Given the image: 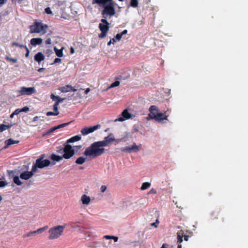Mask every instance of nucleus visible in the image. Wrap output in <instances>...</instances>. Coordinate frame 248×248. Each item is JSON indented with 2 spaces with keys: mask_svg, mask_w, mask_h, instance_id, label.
Instances as JSON below:
<instances>
[{
  "mask_svg": "<svg viewBox=\"0 0 248 248\" xmlns=\"http://www.w3.org/2000/svg\"><path fill=\"white\" fill-rule=\"evenodd\" d=\"M106 150L99 141L92 143L85 150L83 154L87 157L94 159L104 154Z\"/></svg>",
  "mask_w": 248,
  "mask_h": 248,
  "instance_id": "f257e3e1",
  "label": "nucleus"
},
{
  "mask_svg": "<svg viewBox=\"0 0 248 248\" xmlns=\"http://www.w3.org/2000/svg\"><path fill=\"white\" fill-rule=\"evenodd\" d=\"M65 227L66 224H64L63 225H58L50 228L48 231L49 239L53 240L60 237L62 234Z\"/></svg>",
  "mask_w": 248,
  "mask_h": 248,
  "instance_id": "f03ea898",
  "label": "nucleus"
},
{
  "mask_svg": "<svg viewBox=\"0 0 248 248\" xmlns=\"http://www.w3.org/2000/svg\"><path fill=\"white\" fill-rule=\"evenodd\" d=\"M99 6L104 7L101 14L104 18L106 19L108 16H109L110 17L113 16L116 13L114 2H109L105 5Z\"/></svg>",
  "mask_w": 248,
  "mask_h": 248,
  "instance_id": "7ed1b4c3",
  "label": "nucleus"
},
{
  "mask_svg": "<svg viewBox=\"0 0 248 248\" xmlns=\"http://www.w3.org/2000/svg\"><path fill=\"white\" fill-rule=\"evenodd\" d=\"M101 23L99 25V28L101 32L98 35L99 38H104L107 36V34L109 29V24L106 18L101 20Z\"/></svg>",
  "mask_w": 248,
  "mask_h": 248,
  "instance_id": "20e7f679",
  "label": "nucleus"
},
{
  "mask_svg": "<svg viewBox=\"0 0 248 248\" xmlns=\"http://www.w3.org/2000/svg\"><path fill=\"white\" fill-rule=\"evenodd\" d=\"M64 153L62 155L63 158L68 159L73 157L75 154V151L73 147L69 144L64 143Z\"/></svg>",
  "mask_w": 248,
  "mask_h": 248,
  "instance_id": "39448f33",
  "label": "nucleus"
},
{
  "mask_svg": "<svg viewBox=\"0 0 248 248\" xmlns=\"http://www.w3.org/2000/svg\"><path fill=\"white\" fill-rule=\"evenodd\" d=\"M47 26L43 25L41 22H35L34 24L30 26L31 33H40L46 29Z\"/></svg>",
  "mask_w": 248,
  "mask_h": 248,
  "instance_id": "423d86ee",
  "label": "nucleus"
},
{
  "mask_svg": "<svg viewBox=\"0 0 248 248\" xmlns=\"http://www.w3.org/2000/svg\"><path fill=\"white\" fill-rule=\"evenodd\" d=\"M16 92L17 96L24 95H31L36 93V90L34 87H21Z\"/></svg>",
  "mask_w": 248,
  "mask_h": 248,
  "instance_id": "0eeeda50",
  "label": "nucleus"
},
{
  "mask_svg": "<svg viewBox=\"0 0 248 248\" xmlns=\"http://www.w3.org/2000/svg\"><path fill=\"white\" fill-rule=\"evenodd\" d=\"M45 157L44 155L41 156L36 160V163L38 166L39 169H43L45 167L48 166L50 164V161L48 159H43Z\"/></svg>",
  "mask_w": 248,
  "mask_h": 248,
  "instance_id": "6e6552de",
  "label": "nucleus"
},
{
  "mask_svg": "<svg viewBox=\"0 0 248 248\" xmlns=\"http://www.w3.org/2000/svg\"><path fill=\"white\" fill-rule=\"evenodd\" d=\"M141 148L142 145L141 144L139 145H137L135 143H134L131 146L123 148L121 150L123 152H127L129 153L132 152L136 153L140 151L141 149Z\"/></svg>",
  "mask_w": 248,
  "mask_h": 248,
  "instance_id": "1a4fd4ad",
  "label": "nucleus"
},
{
  "mask_svg": "<svg viewBox=\"0 0 248 248\" xmlns=\"http://www.w3.org/2000/svg\"><path fill=\"white\" fill-rule=\"evenodd\" d=\"M100 127L101 126L99 124H97L92 127H85L81 129V133L83 135H86L100 128Z\"/></svg>",
  "mask_w": 248,
  "mask_h": 248,
  "instance_id": "9d476101",
  "label": "nucleus"
},
{
  "mask_svg": "<svg viewBox=\"0 0 248 248\" xmlns=\"http://www.w3.org/2000/svg\"><path fill=\"white\" fill-rule=\"evenodd\" d=\"M132 114L128 112L127 109H125L121 113V116L115 120V121L123 122L131 118Z\"/></svg>",
  "mask_w": 248,
  "mask_h": 248,
  "instance_id": "9b49d317",
  "label": "nucleus"
},
{
  "mask_svg": "<svg viewBox=\"0 0 248 248\" xmlns=\"http://www.w3.org/2000/svg\"><path fill=\"white\" fill-rule=\"evenodd\" d=\"M112 135V134H110L107 137H105L104 140L99 141L104 147L107 146L111 142L115 140V139L114 138L111 137Z\"/></svg>",
  "mask_w": 248,
  "mask_h": 248,
  "instance_id": "f8f14e48",
  "label": "nucleus"
},
{
  "mask_svg": "<svg viewBox=\"0 0 248 248\" xmlns=\"http://www.w3.org/2000/svg\"><path fill=\"white\" fill-rule=\"evenodd\" d=\"M71 123V122L66 123H63V124L58 125L57 126L53 127L51 128L50 129L48 130L45 134H44L43 136L48 135L50 133H51V132H54V131H55L56 130H57L58 129L64 127L68 125Z\"/></svg>",
  "mask_w": 248,
  "mask_h": 248,
  "instance_id": "ddd939ff",
  "label": "nucleus"
},
{
  "mask_svg": "<svg viewBox=\"0 0 248 248\" xmlns=\"http://www.w3.org/2000/svg\"><path fill=\"white\" fill-rule=\"evenodd\" d=\"M166 111L164 113L159 112L156 116H155V120L159 123H161L163 120H168L169 115L166 114Z\"/></svg>",
  "mask_w": 248,
  "mask_h": 248,
  "instance_id": "4468645a",
  "label": "nucleus"
},
{
  "mask_svg": "<svg viewBox=\"0 0 248 248\" xmlns=\"http://www.w3.org/2000/svg\"><path fill=\"white\" fill-rule=\"evenodd\" d=\"M47 229L48 226H46L42 228H39L36 231L29 232L28 233L25 235L24 237H30L36 233H41L46 231Z\"/></svg>",
  "mask_w": 248,
  "mask_h": 248,
  "instance_id": "2eb2a0df",
  "label": "nucleus"
},
{
  "mask_svg": "<svg viewBox=\"0 0 248 248\" xmlns=\"http://www.w3.org/2000/svg\"><path fill=\"white\" fill-rule=\"evenodd\" d=\"M149 111L150 114H149V116L151 119H155V116H156L157 114H158L159 109L158 108L155 106H151L149 108Z\"/></svg>",
  "mask_w": 248,
  "mask_h": 248,
  "instance_id": "dca6fc26",
  "label": "nucleus"
},
{
  "mask_svg": "<svg viewBox=\"0 0 248 248\" xmlns=\"http://www.w3.org/2000/svg\"><path fill=\"white\" fill-rule=\"evenodd\" d=\"M33 176L32 172L29 171H25L21 173L20 175V178L22 180H27L31 178Z\"/></svg>",
  "mask_w": 248,
  "mask_h": 248,
  "instance_id": "f3484780",
  "label": "nucleus"
},
{
  "mask_svg": "<svg viewBox=\"0 0 248 248\" xmlns=\"http://www.w3.org/2000/svg\"><path fill=\"white\" fill-rule=\"evenodd\" d=\"M59 90L62 93H67L70 91L75 92L76 91H77V89L73 88V87L70 85H67L64 86L62 87L59 89Z\"/></svg>",
  "mask_w": 248,
  "mask_h": 248,
  "instance_id": "a211bd4d",
  "label": "nucleus"
},
{
  "mask_svg": "<svg viewBox=\"0 0 248 248\" xmlns=\"http://www.w3.org/2000/svg\"><path fill=\"white\" fill-rule=\"evenodd\" d=\"M43 39L41 38H33L31 40V44L35 46L37 45H40L42 43Z\"/></svg>",
  "mask_w": 248,
  "mask_h": 248,
  "instance_id": "6ab92c4d",
  "label": "nucleus"
},
{
  "mask_svg": "<svg viewBox=\"0 0 248 248\" xmlns=\"http://www.w3.org/2000/svg\"><path fill=\"white\" fill-rule=\"evenodd\" d=\"M113 0H93L92 4H97L99 5H104L109 2H113Z\"/></svg>",
  "mask_w": 248,
  "mask_h": 248,
  "instance_id": "aec40b11",
  "label": "nucleus"
},
{
  "mask_svg": "<svg viewBox=\"0 0 248 248\" xmlns=\"http://www.w3.org/2000/svg\"><path fill=\"white\" fill-rule=\"evenodd\" d=\"M18 140H15L12 139H8L5 141V146L4 147V148L6 149L8 148L9 146L14 144L18 143Z\"/></svg>",
  "mask_w": 248,
  "mask_h": 248,
  "instance_id": "412c9836",
  "label": "nucleus"
},
{
  "mask_svg": "<svg viewBox=\"0 0 248 248\" xmlns=\"http://www.w3.org/2000/svg\"><path fill=\"white\" fill-rule=\"evenodd\" d=\"M34 59L36 62H38V63H40V62L44 60L45 56L42 52H38L35 55Z\"/></svg>",
  "mask_w": 248,
  "mask_h": 248,
  "instance_id": "4be33fe9",
  "label": "nucleus"
},
{
  "mask_svg": "<svg viewBox=\"0 0 248 248\" xmlns=\"http://www.w3.org/2000/svg\"><path fill=\"white\" fill-rule=\"evenodd\" d=\"M81 137L79 135H76L69 139L65 143L69 144L70 143H73L76 141H79L81 140Z\"/></svg>",
  "mask_w": 248,
  "mask_h": 248,
  "instance_id": "5701e85b",
  "label": "nucleus"
},
{
  "mask_svg": "<svg viewBox=\"0 0 248 248\" xmlns=\"http://www.w3.org/2000/svg\"><path fill=\"white\" fill-rule=\"evenodd\" d=\"M81 200L83 204L88 205L90 202L91 199L89 196L84 194L81 196Z\"/></svg>",
  "mask_w": 248,
  "mask_h": 248,
  "instance_id": "b1692460",
  "label": "nucleus"
},
{
  "mask_svg": "<svg viewBox=\"0 0 248 248\" xmlns=\"http://www.w3.org/2000/svg\"><path fill=\"white\" fill-rule=\"evenodd\" d=\"M184 232L183 231H178L177 232V243L180 244L183 242Z\"/></svg>",
  "mask_w": 248,
  "mask_h": 248,
  "instance_id": "393cba45",
  "label": "nucleus"
},
{
  "mask_svg": "<svg viewBox=\"0 0 248 248\" xmlns=\"http://www.w3.org/2000/svg\"><path fill=\"white\" fill-rule=\"evenodd\" d=\"M50 98L53 100L56 101L55 102H59V104H60L61 102H62L63 101H64L65 99V98H61L59 96H56L53 93H52L50 95Z\"/></svg>",
  "mask_w": 248,
  "mask_h": 248,
  "instance_id": "a878e982",
  "label": "nucleus"
},
{
  "mask_svg": "<svg viewBox=\"0 0 248 248\" xmlns=\"http://www.w3.org/2000/svg\"><path fill=\"white\" fill-rule=\"evenodd\" d=\"M63 158L62 156H60L56 155L55 154H52L51 155V159L52 160L56 161L57 162H59L61 160H62Z\"/></svg>",
  "mask_w": 248,
  "mask_h": 248,
  "instance_id": "bb28decb",
  "label": "nucleus"
},
{
  "mask_svg": "<svg viewBox=\"0 0 248 248\" xmlns=\"http://www.w3.org/2000/svg\"><path fill=\"white\" fill-rule=\"evenodd\" d=\"M63 48L59 49L56 46L54 47V50L55 51L56 55L59 57H62L63 56Z\"/></svg>",
  "mask_w": 248,
  "mask_h": 248,
  "instance_id": "cd10ccee",
  "label": "nucleus"
},
{
  "mask_svg": "<svg viewBox=\"0 0 248 248\" xmlns=\"http://www.w3.org/2000/svg\"><path fill=\"white\" fill-rule=\"evenodd\" d=\"M85 161L86 158L84 157L83 156H80L77 159L75 163L77 164L82 165L85 162Z\"/></svg>",
  "mask_w": 248,
  "mask_h": 248,
  "instance_id": "c85d7f7f",
  "label": "nucleus"
},
{
  "mask_svg": "<svg viewBox=\"0 0 248 248\" xmlns=\"http://www.w3.org/2000/svg\"><path fill=\"white\" fill-rule=\"evenodd\" d=\"M12 126V124L6 125L2 124L0 125V132H2L4 130L11 128Z\"/></svg>",
  "mask_w": 248,
  "mask_h": 248,
  "instance_id": "c756f323",
  "label": "nucleus"
},
{
  "mask_svg": "<svg viewBox=\"0 0 248 248\" xmlns=\"http://www.w3.org/2000/svg\"><path fill=\"white\" fill-rule=\"evenodd\" d=\"M13 182L17 186H21L22 185V182L20 180L18 176H16L14 177Z\"/></svg>",
  "mask_w": 248,
  "mask_h": 248,
  "instance_id": "7c9ffc66",
  "label": "nucleus"
},
{
  "mask_svg": "<svg viewBox=\"0 0 248 248\" xmlns=\"http://www.w3.org/2000/svg\"><path fill=\"white\" fill-rule=\"evenodd\" d=\"M151 186V184L149 182H144L142 183L141 186V190H144L148 188Z\"/></svg>",
  "mask_w": 248,
  "mask_h": 248,
  "instance_id": "2f4dec72",
  "label": "nucleus"
},
{
  "mask_svg": "<svg viewBox=\"0 0 248 248\" xmlns=\"http://www.w3.org/2000/svg\"><path fill=\"white\" fill-rule=\"evenodd\" d=\"M138 0H130V5L133 8H136L138 6Z\"/></svg>",
  "mask_w": 248,
  "mask_h": 248,
  "instance_id": "473e14b6",
  "label": "nucleus"
},
{
  "mask_svg": "<svg viewBox=\"0 0 248 248\" xmlns=\"http://www.w3.org/2000/svg\"><path fill=\"white\" fill-rule=\"evenodd\" d=\"M120 81H115V82H114L113 83L111 84V85L107 89V90H108V89H109L110 88L117 87L120 85Z\"/></svg>",
  "mask_w": 248,
  "mask_h": 248,
  "instance_id": "72a5a7b5",
  "label": "nucleus"
},
{
  "mask_svg": "<svg viewBox=\"0 0 248 248\" xmlns=\"http://www.w3.org/2000/svg\"><path fill=\"white\" fill-rule=\"evenodd\" d=\"M104 238L107 239H113L115 242H116L118 240V237L114 236H110V235H105Z\"/></svg>",
  "mask_w": 248,
  "mask_h": 248,
  "instance_id": "f704fd0d",
  "label": "nucleus"
},
{
  "mask_svg": "<svg viewBox=\"0 0 248 248\" xmlns=\"http://www.w3.org/2000/svg\"><path fill=\"white\" fill-rule=\"evenodd\" d=\"M5 60L8 62H12L13 63H16L17 62V60L16 58H11L6 56L5 58Z\"/></svg>",
  "mask_w": 248,
  "mask_h": 248,
  "instance_id": "c9c22d12",
  "label": "nucleus"
},
{
  "mask_svg": "<svg viewBox=\"0 0 248 248\" xmlns=\"http://www.w3.org/2000/svg\"><path fill=\"white\" fill-rule=\"evenodd\" d=\"M57 153L60 154H63L64 153V147H62L61 146H59L57 147L56 150Z\"/></svg>",
  "mask_w": 248,
  "mask_h": 248,
  "instance_id": "e433bc0d",
  "label": "nucleus"
},
{
  "mask_svg": "<svg viewBox=\"0 0 248 248\" xmlns=\"http://www.w3.org/2000/svg\"><path fill=\"white\" fill-rule=\"evenodd\" d=\"M37 168H38V166H37V164L35 163V164H34L32 165V168H31V170L30 171V172H32V174L33 175L34 173L36 171Z\"/></svg>",
  "mask_w": 248,
  "mask_h": 248,
  "instance_id": "4c0bfd02",
  "label": "nucleus"
},
{
  "mask_svg": "<svg viewBox=\"0 0 248 248\" xmlns=\"http://www.w3.org/2000/svg\"><path fill=\"white\" fill-rule=\"evenodd\" d=\"M12 46H18L20 48H26L27 46L26 45H20L19 44V43H16V42H13L12 43Z\"/></svg>",
  "mask_w": 248,
  "mask_h": 248,
  "instance_id": "58836bf2",
  "label": "nucleus"
},
{
  "mask_svg": "<svg viewBox=\"0 0 248 248\" xmlns=\"http://www.w3.org/2000/svg\"><path fill=\"white\" fill-rule=\"evenodd\" d=\"M59 102H55L53 105V110L54 112L56 113L59 112L58 111V106H59Z\"/></svg>",
  "mask_w": 248,
  "mask_h": 248,
  "instance_id": "ea45409f",
  "label": "nucleus"
},
{
  "mask_svg": "<svg viewBox=\"0 0 248 248\" xmlns=\"http://www.w3.org/2000/svg\"><path fill=\"white\" fill-rule=\"evenodd\" d=\"M4 179V177H2V178H0V180ZM7 185V183L5 181H0V187H4Z\"/></svg>",
  "mask_w": 248,
  "mask_h": 248,
  "instance_id": "a19ab883",
  "label": "nucleus"
},
{
  "mask_svg": "<svg viewBox=\"0 0 248 248\" xmlns=\"http://www.w3.org/2000/svg\"><path fill=\"white\" fill-rule=\"evenodd\" d=\"M59 114V112L56 113L55 112H51V111H48L46 112V115L47 116H50L52 115L57 116Z\"/></svg>",
  "mask_w": 248,
  "mask_h": 248,
  "instance_id": "79ce46f5",
  "label": "nucleus"
},
{
  "mask_svg": "<svg viewBox=\"0 0 248 248\" xmlns=\"http://www.w3.org/2000/svg\"><path fill=\"white\" fill-rule=\"evenodd\" d=\"M122 37V35L121 33H118L115 37L117 41H119L121 39Z\"/></svg>",
  "mask_w": 248,
  "mask_h": 248,
  "instance_id": "37998d69",
  "label": "nucleus"
},
{
  "mask_svg": "<svg viewBox=\"0 0 248 248\" xmlns=\"http://www.w3.org/2000/svg\"><path fill=\"white\" fill-rule=\"evenodd\" d=\"M217 213H215V212L212 213V215H211L212 219H217Z\"/></svg>",
  "mask_w": 248,
  "mask_h": 248,
  "instance_id": "c03bdc74",
  "label": "nucleus"
},
{
  "mask_svg": "<svg viewBox=\"0 0 248 248\" xmlns=\"http://www.w3.org/2000/svg\"><path fill=\"white\" fill-rule=\"evenodd\" d=\"M45 12L47 14H52V11L49 7L45 9Z\"/></svg>",
  "mask_w": 248,
  "mask_h": 248,
  "instance_id": "a18cd8bd",
  "label": "nucleus"
},
{
  "mask_svg": "<svg viewBox=\"0 0 248 248\" xmlns=\"http://www.w3.org/2000/svg\"><path fill=\"white\" fill-rule=\"evenodd\" d=\"M21 112H27L29 110V108L28 107H24L20 109Z\"/></svg>",
  "mask_w": 248,
  "mask_h": 248,
  "instance_id": "49530a36",
  "label": "nucleus"
},
{
  "mask_svg": "<svg viewBox=\"0 0 248 248\" xmlns=\"http://www.w3.org/2000/svg\"><path fill=\"white\" fill-rule=\"evenodd\" d=\"M107 189V186L105 185H103L100 187V190L102 192H104Z\"/></svg>",
  "mask_w": 248,
  "mask_h": 248,
  "instance_id": "de8ad7c7",
  "label": "nucleus"
},
{
  "mask_svg": "<svg viewBox=\"0 0 248 248\" xmlns=\"http://www.w3.org/2000/svg\"><path fill=\"white\" fill-rule=\"evenodd\" d=\"M159 221L158 219L156 220L155 222L151 224L152 226H154L156 228L157 227V225L159 224Z\"/></svg>",
  "mask_w": 248,
  "mask_h": 248,
  "instance_id": "09e8293b",
  "label": "nucleus"
},
{
  "mask_svg": "<svg viewBox=\"0 0 248 248\" xmlns=\"http://www.w3.org/2000/svg\"><path fill=\"white\" fill-rule=\"evenodd\" d=\"M59 62H61V59L60 58H56L54 60V62L52 64H55V63H59Z\"/></svg>",
  "mask_w": 248,
  "mask_h": 248,
  "instance_id": "8fccbe9b",
  "label": "nucleus"
},
{
  "mask_svg": "<svg viewBox=\"0 0 248 248\" xmlns=\"http://www.w3.org/2000/svg\"><path fill=\"white\" fill-rule=\"evenodd\" d=\"M13 112H14V114L18 115L21 112L20 109H16Z\"/></svg>",
  "mask_w": 248,
  "mask_h": 248,
  "instance_id": "3c124183",
  "label": "nucleus"
},
{
  "mask_svg": "<svg viewBox=\"0 0 248 248\" xmlns=\"http://www.w3.org/2000/svg\"><path fill=\"white\" fill-rule=\"evenodd\" d=\"M52 43L51 42V40L50 38H47L46 41H45V43L46 44V45H50Z\"/></svg>",
  "mask_w": 248,
  "mask_h": 248,
  "instance_id": "603ef678",
  "label": "nucleus"
},
{
  "mask_svg": "<svg viewBox=\"0 0 248 248\" xmlns=\"http://www.w3.org/2000/svg\"><path fill=\"white\" fill-rule=\"evenodd\" d=\"M7 0H0V7L2 6L4 3H6Z\"/></svg>",
  "mask_w": 248,
  "mask_h": 248,
  "instance_id": "864d4df0",
  "label": "nucleus"
},
{
  "mask_svg": "<svg viewBox=\"0 0 248 248\" xmlns=\"http://www.w3.org/2000/svg\"><path fill=\"white\" fill-rule=\"evenodd\" d=\"M149 193L150 194H156V191L154 188L151 189L150 191L149 192Z\"/></svg>",
  "mask_w": 248,
  "mask_h": 248,
  "instance_id": "5fc2aeb1",
  "label": "nucleus"
},
{
  "mask_svg": "<svg viewBox=\"0 0 248 248\" xmlns=\"http://www.w3.org/2000/svg\"><path fill=\"white\" fill-rule=\"evenodd\" d=\"M25 49L26 50V53L25 54V56H26V57H28L29 55L30 50H29V49L27 47H26V48H25Z\"/></svg>",
  "mask_w": 248,
  "mask_h": 248,
  "instance_id": "6e6d98bb",
  "label": "nucleus"
},
{
  "mask_svg": "<svg viewBox=\"0 0 248 248\" xmlns=\"http://www.w3.org/2000/svg\"><path fill=\"white\" fill-rule=\"evenodd\" d=\"M127 33V30H124L120 33H121V34H122V35L123 36L124 35L126 34Z\"/></svg>",
  "mask_w": 248,
  "mask_h": 248,
  "instance_id": "4d7b16f0",
  "label": "nucleus"
},
{
  "mask_svg": "<svg viewBox=\"0 0 248 248\" xmlns=\"http://www.w3.org/2000/svg\"><path fill=\"white\" fill-rule=\"evenodd\" d=\"M90 91H91L90 88H87L85 91V92H84L85 94H87L90 92Z\"/></svg>",
  "mask_w": 248,
  "mask_h": 248,
  "instance_id": "13d9d810",
  "label": "nucleus"
},
{
  "mask_svg": "<svg viewBox=\"0 0 248 248\" xmlns=\"http://www.w3.org/2000/svg\"><path fill=\"white\" fill-rule=\"evenodd\" d=\"M45 70V68H40L37 70V71H38V72L41 73V72H43Z\"/></svg>",
  "mask_w": 248,
  "mask_h": 248,
  "instance_id": "bf43d9fd",
  "label": "nucleus"
},
{
  "mask_svg": "<svg viewBox=\"0 0 248 248\" xmlns=\"http://www.w3.org/2000/svg\"><path fill=\"white\" fill-rule=\"evenodd\" d=\"M184 240L186 241H187L189 239V237L188 235H184Z\"/></svg>",
  "mask_w": 248,
  "mask_h": 248,
  "instance_id": "052dcab7",
  "label": "nucleus"
},
{
  "mask_svg": "<svg viewBox=\"0 0 248 248\" xmlns=\"http://www.w3.org/2000/svg\"><path fill=\"white\" fill-rule=\"evenodd\" d=\"M75 53L74 48L73 47H71L70 48V53L74 54Z\"/></svg>",
  "mask_w": 248,
  "mask_h": 248,
  "instance_id": "680f3d73",
  "label": "nucleus"
},
{
  "mask_svg": "<svg viewBox=\"0 0 248 248\" xmlns=\"http://www.w3.org/2000/svg\"><path fill=\"white\" fill-rule=\"evenodd\" d=\"M167 245H166L165 244H163L162 245V247H161V248H167Z\"/></svg>",
  "mask_w": 248,
  "mask_h": 248,
  "instance_id": "e2e57ef3",
  "label": "nucleus"
},
{
  "mask_svg": "<svg viewBox=\"0 0 248 248\" xmlns=\"http://www.w3.org/2000/svg\"><path fill=\"white\" fill-rule=\"evenodd\" d=\"M113 41L112 42V44H114V43H115L116 41H117V40L116 39V38L115 37H114L112 40H111V41Z\"/></svg>",
  "mask_w": 248,
  "mask_h": 248,
  "instance_id": "0e129e2a",
  "label": "nucleus"
},
{
  "mask_svg": "<svg viewBox=\"0 0 248 248\" xmlns=\"http://www.w3.org/2000/svg\"><path fill=\"white\" fill-rule=\"evenodd\" d=\"M75 147L78 148V149H80L82 148V145L76 146Z\"/></svg>",
  "mask_w": 248,
  "mask_h": 248,
  "instance_id": "69168bd1",
  "label": "nucleus"
},
{
  "mask_svg": "<svg viewBox=\"0 0 248 248\" xmlns=\"http://www.w3.org/2000/svg\"><path fill=\"white\" fill-rule=\"evenodd\" d=\"M111 44H112V42L111 41V40H110L108 43V46H110Z\"/></svg>",
  "mask_w": 248,
  "mask_h": 248,
  "instance_id": "338daca9",
  "label": "nucleus"
},
{
  "mask_svg": "<svg viewBox=\"0 0 248 248\" xmlns=\"http://www.w3.org/2000/svg\"><path fill=\"white\" fill-rule=\"evenodd\" d=\"M14 115H15V114H14V112H13L11 115H10V118H13L14 116Z\"/></svg>",
  "mask_w": 248,
  "mask_h": 248,
  "instance_id": "774afa93",
  "label": "nucleus"
}]
</instances>
